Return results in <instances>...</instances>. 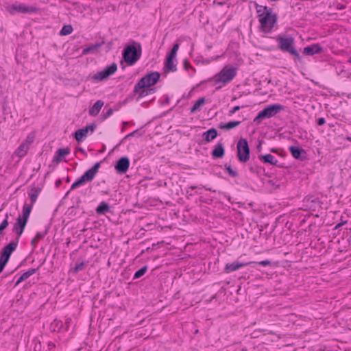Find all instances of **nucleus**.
<instances>
[{
    "mask_svg": "<svg viewBox=\"0 0 351 351\" xmlns=\"http://www.w3.org/2000/svg\"><path fill=\"white\" fill-rule=\"evenodd\" d=\"M278 43V48L284 53H288L293 56L294 61H302V57L296 50L295 46V38L291 36H283L278 34L273 37Z\"/></svg>",
    "mask_w": 351,
    "mask_h": 351,
    "instance_id": "obj_1",
    "label": "nucleus"
},
{
    "mask_svg": "<svg viewBox=\"0 0 351 351\" xmlns=\"http://www.w3.org/2000/svg\"><path fill=\"white\" fill-rule=\"evenodd\" d=\"M237 69L233 66H224L220 72L217 73L213 77V80L215 84H221L216 88V90H219L222 86L230 83L237 75Z\"/></svg>",
    "mask_w": 351,
    "mask_h": 351,
    "instance_id": "obj_2",
    "label": "nucleus"
},
{
    "mask_svg": "<svg viewBox=\"0 0 351 351\" xmlns=\"http://www.w3.org/2000/svg\"><path fill=\"white\" fill-rule=\"evenodd\" d=\"M128 45L123 51L122 56L124 61L129 66L134 64L141 56L142 49L140 43Z\"/></svg>",
    "mask_w": 351,
    "mask_h": 351,
    "instance_id": "obj_3",
    "label": "nucleus"
},
{
    "mask_svg": "<svg viewBox=\"0 0 351 351\" xmlns=\"http://www.w3.org/2000/svg\"><path fill=\"white\" fill-rule=\"evenodd\" d=\"M99 167L100 162H96L90 169L87 170L80 178L72 184L71 189L66 193V196L68 195L71 191L83 186L87 182H91L97 174Z\"/></svg>",
    "mask_w": 351,
    "mask_h": 351,
    "instance_id": "obj_4",
    "label": "nucleus"
},
{
    "mask_svg": "<svg viewBox=\"0 0 351 351\" xmlns=\"http://www.w3.org/2000/svg\"><path fill=\"white\" fill-rule=\"evenodd\" d=\"M284 109L285 106L279 104L269 105L258 113L254 119V123L258 125L263 120L274 117Z\"/></svg>",
    "mask_w": 351,
    "mask_h": 351,
    "instance_id": "obj_5",
    "label": "nucleus"
},
{
    "mask_svg": "<svg viewBox=\"0 0 351 351\" xmlns=\"http://www.w3.org/2000/svg\"><path fill=\"white\" fill-rule=\"evenodd\" d=\"M258 17L260 23V29L265 34H269L272 32L278 19L277 14L270 15V12L266 13L265 15L258 14Z\"/></svg>",
    "mask_w": 351,
    "mask_h": 351,
    "instance_id": "obj_6",
    "label": "nucleus"
},
{
    "mask_svg": "<svg viewBox=\"0 0 351 351\" xmlns=\"http://www.w3.org/2000/svg\"><path fill=\"white\" fill-rule=\"evenodd\" d=\"M160 75L157 71L150 72L141 77L137 82V88H149L159 80Z\"/></svg>",
    "mask_w": 351,
    "mask_h": 351,
    "instance_id": "obj_7",
    "label": "nucleus"
},
{
    "mask_svg": "<svg viewBox=\"0 0 351 351\" xmlns=\"http://www.w3.org/2000/svg\"><path fill=\"white\" fill-rule=\"evenodd\" d=\"M237 156L241 162H246L250 159V150L248 143L245 138H241L237 145Z\"/></svg>",
    "mask_w": 351,
    "mask_h": 351,
    "instance_id": "obj_8",
    "label": "nucleus"
},
{
    "mask_svg": "<svg viewBox=\"0 0 351 351\" xmlns=\"http://www.w3.org/2000/svg\"><path fill=\"white\" fill-rule=\"evenodd\" d=\"M8 12L14 15L16 13H25V14H32L36 13L38 11V8L36 6H28L23 3H14L7 7Z\"/></svg>",
    "mask_w": 351,
    "mask_h": 351,
    "instance_id": "obj_9",
    "label": "nucleus"
},
{
    "mask_svg": "<svg viewBox=\"0 0 351 351\" xmlns=\"http://www.w3.org/2000/svg\"><path fill=\"white\" fill-rule=\"evenodd\" d=\"M117 70V64L115 62L107 66L104 70L93 75L91 77L93 82H98L108 79L114 74Z\"/></svg>",
    "mask_w": 351,
    "mask_h": 351,
    "instance_id": "obj_10",
    "label": "nucleus"
},
{
    "mask_svg": "<svg viewBox=\"0 0 351 351\" xmlns=\"http://www.w3.org/2000/svg\"><path fill=\"white\" fill-rule=\"evenodd\" d=\"M97 125L95 123L90 124L86 125V127L79 129L75 132V138L77 142L82 141L83 138L86 136L88 131H91L92 132L95 130Z\"/></svg>",
    "mask_w": 351,
    "mask_h": 351,
    "instance_id": "obj_11",
    "label": "nucleus"
},
{
    "mask_svg": "<svg viewBox=\"0 0 351 351\" xmlns=\"http://www.w3.org/2000/svg\"><path fill=\"white\" fill-rule=\"evenodd\" d=\"M289 150L291 156L297 160L304 161L307 159L306 152L302 147L290 146Z\"/></svg>",
    "mask_w": 351,
    "mask_h": 351,
    "instance_id": "obj_12",
    "label": "nucleus"
},
{
    "mask_svg": "<svg viewBox=\"0 0 351 351\" xmlns=\"http://www.w3.org/2000/svg\"><path fill=\"white\" fill-rule=\"evenodd\" d=\"M130 167V160L128 157L123 156L120 158L116 165L115 169L117 173L120 174H123L127 172Z\"/></svg>",
    "mask_w": 351,
    "mask_h": 351,
    "instance_id": "obj_13",
    "label": "nucleus"
},
{
    "mask_svg": "<svg viewBox=\"0 0 351 351\" xmlns=\"http://www.w3.org/2000/svg\"><path fill=\"white\" fill-rule=\"evenodd\" d=\"M27 221L18 217L16 223L13 226L12 231L16 235V241H19L20 237L23 234Z\"/></svg>",
    "mask_w": 351,
    "mask_h": 351,
    "instance_id": "obj_14",
    "label": "nucleus"
},
{
    "mask_svg": "<svg viewBox=\"0 0 351 351\" xmlns=\"http://www.w3.org/2000/svg\"><path fill=\"white\" fill-rule=\"evenodd\" d=\"M323 51L324 48L319 43H314L306 46L303 49V53L306 56H313L321 53Z\"/></svg>",
    "mask_w": 351,
    "mask_h": 351,
    "instance_id": "obj_15",
    "label": "nucleus"
},
{
    "mask_svg": "<svg viewBox=\"0 0 351 351\" xmlns=\"http://www.w3.org/2000/svg\"><path fill=\"white\" fill-rule=\"evenodd\" d=\"M250 264H252V263H241L239 261L227 263L224 267L223 271L226 274H230Z\"/></svg>",
    "mask_w": 351,
    "mask_h": 351,
    "instance_id": "obj_16",
    "label": "nucleus"
},
{
    "mask_svg": "<svg viewBox=\"0 0 351 351\" xmlns=\"http://www.w3.org/2000/svg\"><path fill=\"white\" fill-rule=\"evenodd\" d=\"M213 158H221L225 155V148L222 143H218L211 152Z\"/></svg>",
    "mask_w": 351,
    "mask_h": 351,
    "instance_id": "obj_17",
    "label": "nucleus"
},
{
    "mask_svg": "<svg viewBox=\"0 0 351 351\" xmlns=\"http://www.w3.org/2000/svg\"><path fill=\"white\" fill-rule=\"evenodd\" d=\"M70 153V149L68 147L58 149L53 158V162L58 164L62 161L63 157L68 155Z\"/></svg>",
    "mask_w": 351,
    "mask_h": 351,
    "instance_id": "obj_18",
    "label": "nucleus"
},
{
    "mask_svg": "<svg viewBox=\"0 0 351 351\" xmlns=\"http://www.w3.org/2000/svg\"><path fill=\"white\" fill-rule=\"evenodd\" d=\"M155 88H137V83L135 84L134 88V93L138 94V99L145 97L147 95L152 94L154 92Z\"/></svg>",
    "mask_w": 351,
    "mask_h": 351,
    "instance_id": "obj_19",
    "label": "nucleus"
},
{
    "mask_svg": "<svg viewBox=\"0 0 351 351\" xmlns=\"http://www.w3.org/2000/svg\"><path fill=\"white\" fill-rule=\"evenodd\" d=\"M217 131L215 128H210L202 134V138L206 143H209L217 136Z\"/></svg>",
    "mask_w": 351,
    "mask_h": 351,
    "instance_id": "obj_20",
    "label": "nucleus"
},
{
    "mask_svg": "<svg viewBox=\"0 0 351 351\" xmlns=\"http://www.w3.org/2000/svg\"><path fill=\"white\" fill-rule=\"evenodd\" d=\"M258 158L263 163L275 166L278 165V160L271 154H267L265 155H259Z\"/></svg>",
    "mask_w": 351,
    "mask_h": 351,
    "instance_id": "obj_21",
    "label": "nucleus"
},
{
    "mask_svg": "<svg viewBox=\"0 0 351 351\" xmlns=\"http://www.w3.org/2000/svg\"><path fill=\"white\" fill-rule=\"evenodd\" d=\"M18 243L19 241H17L10 242L3 248L1 253L10 258L12 252L16 250Z\"/></svg>",
    "mask_w": 351,
    "mask_h": 351,
    "instance_id": "obj_22",
    "label": "nucleus"
},
{
    "mask_svg": "<svg viewBox=\"0 0 351 351\" xmlns=\"http://www.w3.org/2000/svg\"><path fill=\"white\" fill-rule=\"evenodd\" d=\"M173 58L167 56L165 62V69L166 72H175L177 71V66L174 63Z\"/></svg>",
    "mask_w": 351,
    "mask_h": 351,
    "instance_id": "obj_23",
    "label": "nucleus"
},
{
    "mask_svg": "<svg viewBox=\"0 0 351 351\" xmlns=\"http://www.w3.org/2000/svg\"><path fill=\"white\" fill-rule=\"evenodd\" d=\"M104 101L97 100L93 106L89 109V114L93 117L97 116L104 106Z\"/></svg>",
    "mask_w": 351,
    "mask_h": 351,
    "instance_id": "obj_24",
    "label": "nucleus"
},
{
    "mask_svg": "<svg viewBox=\"0 0 351 351\" xmlns=\"http://www.w3.org/2000/svg\"><path fill=\"white\" fill-rule=\"evenodd\" d=\"M38 270V268H32L23 274L19 279L16 280L14 287H16L19 285L21 282L27 279L29 277H30L32 275L34 274Z\"/></svg>",
    "mask_w": 351,
    "mask_h": 351,
    "instance_id": "obj_25",
    "label": "nucleus"
},
{
    "mask_svg": "<svg viewBox=\"0 0 351 351\" xmlns=\"http://www.w3.org/2000/svg\"><path fill=\"white\" fill-rule=\"evenodd\" d=\"M240 121H232L228 123H221L219 124L218 128L222 130H230L233 129L241 124Z\"/></svg>",
    "mask_w": 351,
    "mask_h": 351,
    "instance_id": "obj_26",
    "label": "nucleus"
},
{
    "mask_svg": "<svg viewBox=\"0 0 351 351\" xmlns=\"http://www.w3.org/2000/svg\"><path fill=\"white\" fill-rule=\"evenodd\" d=\"M41 191V189L40 187H33L30 189L29 192V197L30 198V200H31V204H34L37 198H38V196L39 195V193H40Z\"/></svg>",
    "mask_w": 351,
    "mask_h": 351,
    "instance_id": "obj_27",
    "label": "nucleus"
},
{
    "mask_svg": "<svg viewBox=\"0 0 351 351\" xmlns=\"http://www.w3.org/2000/svg\"><path fill=\"white\" fill-rule=\"evenodd\" d=\"M32 204H25L23 208L22 215H20L19 217L27 221L32 209Z\"/></svg>",
    "mask_w": 351,
    "mask_h": 351,
    "instance_id": "obj_28",
    "label": "nucleus"
},
{
    "mask_svg": "<svg viewBox=\"0 0 351 351\" xmlns=\"http://www.w3.org/2000/svg\"><path fill=\"white\" fill-rule=\"evenodd\" d=\"M28 149H29L28 144L27 143H22L19 145V147L15 151V154L19 158H23L26 155Z\"/></svg>",
    "mask_w": 351,
    "mask_h": 351,
    "instance_id": "obj_29",
    "label": "nucleus"
},
{
    "mask_svg": "<svg viewBox=\"0 0 351 351\" xmlns=\"http://www.w3.org/2000/svg\"><path fill=\"white\" fill-rule=\"evenodd\" d=\"M96 213L98 215H105L110 211V206L106 202H101L96 208Z\"/></svg>",
    "mask_w": 351,
    "mask_h": 351,
    "instance_id": "obj_30",
    "label": "nucleus"
},
{
    "mask_svg": "<svg viewBox=\"0 0 351 351\" xmlns=\"http://www.w3.org/2000/svg\"><path fill=\"white\" fill-rule=\"evenodd\" d=\"M256 12L258 14L265 15L266 13H269V12H270V15L276 14L275 12H274L273 9L270 7L263 6V5H260L256 4Z\"/></svg>",
    "mask_w": 351,
    "mask_h": 351,
    "instance_id": "obj_31",
    "label": "nucleus"
},
{
    "mask_svg": "<svg viewBox=\"0 0 351 351\" xmlns=\"http://www.w3.org/2000/svg\"><path fill=\"white\" fill-rule=\"evenodd\" d=\"M47 232L48 230H46L43 232H38L36 233V236L34 237V238L32 239L31 241V245L33 249H35L36 247L38 241L45 237V236L47 234Z\"/></svg>",
    "mask_w": 351,
    "mask_h": 351,
    "instance_id": "obj_32",
    "label": "nucleus"
},
{
    "mask_svg": "<svg viewBox=\"0 0 351 351\" xmlns=\"http://www.w3.org/2000/svg\"><path fill=\"white\" fill-rule=\"evenodd\" d=\"M206 99L204 97L198 99L193 106L191 109V114H193L197 111L200 110L201 107L205 104Z\"/></svg>",
    "mask_w": 351,
    "mask_h": 351,
    "instance_id": "obj_33",
    "label": "nucleus"
},
{
    "mask_svg": "<svg viewBox=\"0 0 351 351\" xmlns=\"http://www.w3.org/2000/svg\"><path fill=\"white\" fill-rule=\"evenodd\" d=\"M63 328H64L63 322L60 320L55 319L51 324V328L54 332L63 331Z\"/></svg>",
    "mask_w": 351,
    "mask_h": 351,
    "instance_id": "obj_34",
    "label": "nucleus"
},
{
    "mask_svg": "<svg viewBox=\"0 0 351 351\" xmlns=\"http://www.w3.org/2000/svg\"><path fill=\"white\" fill-rule=\"evenodd\" d=\"M102 43H97L95 44L90 45L88 47L85 48L82 51V53L84 55L92 53L96 50H97L99 47H101Z\"/></svg>",
    "mask_w": 351,
    "mask_h": 351,
    "instance_id": "obj_35",
    "label": "nucleus"
},
{
    "mask_svg": "<svg viewBox=\"0 0 351 351\" xmlns=\"http://www.w3.org/2000/svg\"><path fill=\"white\" fill-rule=\"evenodd\" d=\"M88 263V262H80L77 263L75 266L71 269V271L73 274H77L79 271H82L84 269L85 265Z\"/></svg>",
    "mask_w": 351,
    "mask_h": 351,
    "instance_id": "obj_36",
    "label": "nucleus"
},
{
    "mask_svg": "<svg viewBox=\"0 0 351 351\" xmlns=\"http://www.w3.org/2000/svg\"><path fill=\"white\" fill-rule=\"evenodd\" d=\"M73 29L72 25H65L62 27V29L60 32V35L66 36L72 33Z\"/></svg>",
    "mask_w": 351,
    "mask_h": 351,
    "instance_id": "obj_37",
    "label": "nucleus"
},
{
    "mask_svg": "<svg viewBox=\"0 0 351 351\" xmlns=\"http://www.w3.org/2000/svg\"><path fill=\"white\" fill-rule=\"evenodd\" d=\"M225 171L232 178H236L238 176V173L236 170L232 169L231 166L227 163L224 165Z\"/></svg>",
    "mask_w": 351,
    "mask_h": 351,
    "instance_id": "obj_38",
    "label": "nucleus"
},
{
    "mask_svg": "<svg viewBox=\"0 0 351 351\" xmlns=\"http://www.w3.org/2000/svg\"><path fill=\"white\" fill-rule=\"evenodd\" d=\"M147 269H148L147 265H145L143 267H141L140 269H138V271H136L135 272L133 279L134 280L138 279V278H141V276H143L147 271Z\"/></svg>",
    "mask_w": 351,
    "mask_h": 351,
    "instance_id": "obj_39",
    "label": "nucleus"
},
{
    "mask_svg": "<svg viewBox=\"0 0 351 351\" xmlns=\"http://www.w3.org/2000/svg\"><path fill=\"white\" fill-rule=\"evenodd\" d=\"M9 259H10V258L8 256H5V255H3V254L1 253V256H0V273H1L3 271L5 266L8 263Z\"/></svg>",
    "mask_w": 351,
    "mask_h": 351,
    "instance_id": "obj_40",
    "label": "nucleus"
},
{
    "mask_svg": "<svg viewBox=\"0 0 351 351\" xmlns=\"http://www.w3.org/2000/svg\"><path fill=\"white\" fill-rule=\"evenodd\" d=\"M179 47H180V45H179L178 43L174 44L173 46V48L171 49V52L168 54L167 56L176 58V53H177V51H178V50L179 49Z\"/></svg>",
    "mask_w": 351,
    "mask_h": 351,
    "instance_id": "obj_41",
    "label": "nucleus"
},
{
    "mask_svg": "<svg viewBox=\"0 0 351 351\" xmlns=\"http://www.w3.org/2000/svg\"><path fill=\"white\" fill-rule=\"evenodd\" d=\"M8 215L6 214L5 219L0 224V235L3 234V231L8 226L9 222L8 220Z\"/></svg>",
    "mask_w": 351,
    "mask_h": 351,
    "instance_id": "obj_42",
    "label": "nucleus"
},
{
    "mask_svg": "<svg viewBox=\"0 0 351 351\" xmlns=\"http://www.w3.org/2000/svg\"><path fill=\"white\" fill-rule=\"evenodd\" d=\"M142 136V133L140 132V130H136L133 131L132 132H130V134H127L123 139L128 138L131 136H136L140 137Z\"/></svg>",
    "mask_w": 351,
    "mask_h": 351,
    "instance_id": "obj_43",
    "label": "nucleus"
},
{
    "mask_svg": "<svg viewBox=\"0 0 351 351\" xmlns=\"http://www.w3.org/2000/svg\"><path fill=\"white\" fill-rule=\"evenodd\" d=\"M251 263L257 264V265H259L261 266H267V265H270L271 264V261L269 260H265V261H258V262H251Z\"/></svg>",
    "mask_w": 351,
    "mask_h": 351,
    "instance_id": "obj_44",
    "label": "nucleus"
},
{
    "mask_svg": "<svg viewBox=\"0 0 351 351\" xmlns=\"http://www.w3.org/2000/svg\"><path fill=\"white\" fill-rule=\"evenodd\" d=\"M71 322V318H66V319L65 322L63 323V324H64L63 331H68L69 330Z\"/></svg>",
    "mask_w": 351,
    "mask_h": 351,
    "instance_id": "obj_45",
    "label": "nucleus"
},
{
    "mask_svg": "<svg viewBox=\"0 0 351 351\" xmlns=\"http://www.w3.org/2000/svg\"><path fill=\"white\" fill-rule=\"evenodd\" d=\"M244 106H236L234 107H233L230 111H229V113H228V115L229 116H232L233 114H234L237 111L239 110L241 108H243Z\"/></svg>",
    "mask_w": 351,
    "mask_h": 351,
    "instance_id": "obj_46",
    "label": "nucleus"
},
{
    "mask_svg": "<svg viewBox=\"0 0 351 351\" xmlns=\"http://www.w3.org/2000/svg\"><path fill=\"white\" fill-rule=\"evenodd\" d=\"M113 113V110L110 108L108 109V110L103 114V119H106L107 118H108L110 116H111Z\"/></svg>",
    "mask_w": 351,
    "mask_h": 351,
    "instance_id": "obj_47",
    "label": "nucleus"
},
{
    "mask_svg": "<svg viewBox=\"0 0 351 351\" xmlns=\"http://www.w3.org/2000/svg\"><path fill=\"white\" fill-rule=\"evenodd\" d=\"M197 188H199V187L197 186H189V189H191V190H194V189H197ZM202 188H204L206 190L209 191L215 192V191L213 190L211 188H207L206 186H202Z\"/></svg>",
    "mask_w": 351,
    "mask_h": 351,
    "instance_id": "obj_48",
    "label": "nucleus"
},
{
    "mask_svg": "<svg viewBox=\"0 0 351 351\" xmlns=\"http://www.w3.org/2000/svg\"><path fill=\"white\" fill-rule=\"evenodd\" d=\"M191 67V66L189 60L185 59L184 60V69L188 70Z\"/></svg>",
    "mask_w": 351,
    "mask_h": 351,
    "instance_id": "obj_49",
    "label": "nucleus"
},
{
    "mask_svg": "<svg viewBox=\"0 0 351 351\" xmlns=\"http://www.w3.org/2000/svg\"><path fill=\"white\" fill-rule=\"evenodd\" d=\"M325 123H326V120L324 117H320L317 121V123L318 125H322L325 124Z\"/></svg>",
    "mask_w": 351,
    "mask_h": 351,
    "instance_id": "obj_50",
    "label": "nucleus"
},
{
    "mask_svg": "<svg viewBox=\"0 0 351 351\" xmlns=\"http://www.w3.org/2000/svg\"><path fill=\"white\" fill-rule=\"evenodd\" d=\"M33 142V139L29 138V136L27 138L25 141L23 143H27L28 147H29V145Z\"/></svg>",
    "mask_w": 351,
    "mask_h": 351,
    "instance_id": "obj_51",
    "label": "nucleus"
},
{
    "mask_svg": "<svg viewBox=\"0 0 351 351\" xmlns=\"http://www.w3.org/2000/svg\"><path fill=\"white\" fill-rule=\"evenodd\" d=\"M54 348H55V344L53 343H52V342H49V343H48L49 350H51Z\"/></svg>",
    "mask_w": 351,
    "mask_h": 351,
    "instance_id": "obj_52",
    "label": "nucleus"
},
{
    "mask_svg": "<svg viewBox=\"0 0 351 351\" xmlns=\"http://www.w3.org/2000/svg\"><path fill=\"white\" fill-rule=\"evenodd\" d=\"M77 149L84 155H86V151L82 147H77Z\"/></svg>",
    "mask_w": 351,
    "mask_h": 351,
    "instance_id": "obj_53",
    "label": "nucleus"
},
{
    "mask_svg": "<svg viewBox=\"0 0 351 351\" xmlns=\"http://www.w3.org/2000/svg\"><path fill=\"white\" fill-rule=\"evenodd\" d=\"M61 183H62L61 180H58L56 182V183H55L56 186V187H59V186H60V185L61 184Z\"/></svg>",
    "mask_w": 351,
    "mask_h": 351,
    "instance_id": "obj_54",
    "label": "nucleus"
},
{
    "mask_svg": "<svg viewBox=\"0 0 351 351\" xmlns=\"http://www.w3.org/2000/svg\"><path fill=\"white\" fill-rule=\"evenodd\" d=\"M346 221H344V222H342V223H338L336 226H335V229H337L339 228V227H341L342 225H343L344 223H346Z\"/></svg>",
    "mask_w": 351,
    "mask_h": 351,
    "instance_id": "obj_55",
    "label": "nucleus"
},
{
    "mask_svg": "<svg viewBox=\"0 0 351 351\" xmlns=\"http://www.w3.org/2000/svg\"><path fill=\"white\" fill-rule=\"evenodd\" d=\"M45 261H46V259H45V258H44V259H43L42 261H40V265H39L37 268H38V269H39V268H40V267H41V266H42V265L45 263Z\"/></svg>",
    "mask_w": 351,
    "mask_h": 351,
    "instance_id": "obj_56",
    "label": "nucleus"
},
{
    "mask_svg": "<svg viewBox=\"0 0 351 351\" xmlns=\"http://www.w3.org/2000/svg\"><path fill=\"white\" fill-rule=\"evenodd\" d=\"M261 149V141L259 142V144L257 145V149Z\"/></svg>",
    "mask_w": 351,
    "mask_h": 351,
    "instance_id": "obj_57",
    "label": "nucleus"
},
{
    "mask_svg": "<svg viewBox=\"0 0 351 351\" xmlns=\"http://www.w3.org/2000/svg\"><path fill=\"white\" fill-rule=\"evenodd\" d=\"M250 171H251V172H252V173H255V170H254V167H251L250 168Z\"/></svg>",
    "mask_w": 351,
    "mask_h": 351,
    "instance_id": "obj_58",
    "label": "nucleus"
},
{
    "mask_svg": "<svg viewBox=\"0 0 351 351\" xmlns=\"http://www.w3.org/2000/svg\"><path fill=\"white\" fill-rule=\"evenodd\" d=\"M347 62L351 64V56L349 57V58L347 60Z\"/></svg>",
    "mask_w": 351,
    "mask_h": 351,
    "instance_id": "obj_59",
    "label": "nucleus"
},
{
    "mask_svg": "<svg viewBox=\"0 0 351 351\" xmlns=\"http://www.w3.org/2000/svg\"><path fill=\"white\" fill-rule=\"evenodd\" d=\"M347 139H348L350 142H351V137H348V138H347Z\"/></svg>",
    "mask_w": 351,
    "mask_h": 351,
    "instance_id": "obj_60",
    "label": "nucleus"
},
{
    "mask_svg": "<svg viewBox=\"0 0 351 351\" xmlns=\"http://www.w3.org/2000/svg\"><path fill=\"white\" fill-rule=\"evenodd\" d=\"M271 152H276V150H275V149H271Z\"/></svg>",
    "mask_w": 351,
    "mask_h": 351,
    "instance_id": "obj_61",
    "label": "nucleus"
},
{
    "mask_svg": "<svg viewBox=\"0 0 351 351\" xmlns=\"http://www.w3.org/2000/svg\"><path fill=\"white\" fill-rule=\"evenodd\" d=\"M66 181L69 182V177H67Z\"/></svg>",
    "mask_w": 351,
    "mask_h": 351,
    "instance_id": "obj_62",
    "label": "nucleus"
},
{
    "mask_svg": "<svg viewBox=\"0 0 351 351\" xmlns=\"http://www.w3.org/2000/svg\"><path fill=\"white\" fill-rule=\"evenodd\" d=\"M235 99H236V98H235V97H233V98H232V101H234V100H235Z\"/></svg>",
    "mask_w": 351,
    "mask_h": 351,
    "instance_id": "obj_63",
    "label": "nucleus"
}]
</instances>
